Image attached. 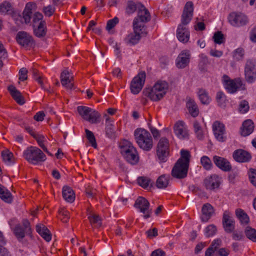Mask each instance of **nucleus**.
<instances>
[{
  "mask_svg": "<svg viewBox=\"0 0 256 256\" xmlns=\"http://www.w3.org/2000/svg\"><path fill=\"white\" fill-rule=\"evenodd\" d=\"M168 88V84L166 81L158 80L151 88H145L143 92L152 100L158 101L166 94Z\"/></svg>",
  "mask_w": 256,
  "mask_h": 256,
  "instance_id": "nucleus-1",
  "label": "nucleus"
},
{
  "mask_svg": "<svg viewBox=\"0 0 256 256\" xmlns=\"http://www.w3.org/2000/svg\"><path fill=\"white\" fill-rule=\"evenodd\" d=\"M136 141L139 147L145 151H150L153 146V140L150 133L142 128H136L134 132Z\"/></svg>",
  "mask_w": 256,
  "mask_h": 256,
  "instance_id": "nucleus-2",
  "label": "nucleus"
},
{
  "mask_svg": "<svg viewBox=\"0 0 256 256\" xmlns=\"http://www.w3.org/2000/svg\"><path fill=\"white\" fill-rule=\"evenodd\" d=\"M120 148L121 154L128 163L134 165L138 162L139 160L138 153L130 142L124 140Z\"/></svg>",
  "mask_w": 256,
  "mask_h": 256,
  "instance_id": "nucleus-3",
  "label": "nucleus"
},
{
  "mask_svg": "<svg viewBox=\"0 0 256 256\" xmlns=\"http://www.w3.org/2000/svg\"><path fill=\"white\" fill-rule=\"evenodd\" d=\"M24 155L29 162L34 164L44 162L46 160V156L44 153L40 148L35 146L27 148L24 152Z\"/></svg>",
  "mask_w": 256,
  "mask_h": 256,
  "instance_id": "nucleus-4",
  "label": "nucleus"
},
{
  "mask_svg": "<svg viewBox=\"0 0 256 256\" xmlns=\"http://www.w3.org/2000/svg\"><path fill=\"white\" fill-rule=\"evenodd\" d=\"M77 111L82 118L91 124L100 122V114L96 110L86 106H78Z\"/></svg>",
  "mask_w": 256,
  "mask_h": 256,
  "instance_id": "nucleus-5",
  "label": "nucleus"
},
{
  "mask_svg": "<svg viewBox=\"0 0 256 256\" xmlns=\"http://www.w3.org/2000/svg\"><path fill=\"white\" fill-rule=\"evenodd\" d=\"M150 20V16L148 10L144 6L140 4L139 8L138 16L135 18L133 22V27L135 30H138V28L143 29L144 24L141 22H146Z\"/></svg>",
  "mask_w": 256,
  "mask_h": 256,
  "instance_id": "nucleus-6",
  "label": "nucleus"
},
{
  "mask_svg": "<svg viewBox=\"0 0 256 256\" xmlns=\"http://www.w3.org/2000/svg\"><path fill=\"white\" fill-rule=\"evenodd\" d=\"M169 154V142L166 138H162L157 145L156 156L161 162H166Z\"/></svg>",
  "mask_w": 256,
  "mask_h": 256,
  "instance_id": "nucleus-7",
  "label": "nucleus"
},
{
  "mask_svg": "<svg viewBox=\"0 0 256 256\" xmlns=\"http://www.w3.org/2000/svg\"><path fill=\"white\" fill-rule=\"evenodd\" d=\"M134 207L143 214L144 218L148 219L151 217L152 210L150 208V204L144 197L138 196L135 202Z\"/></svg>",
  "mask_w": 256,
  "mask_h": 256,
  "instance_id": "nucleus-8",
  "label": "nucleus"
},
{
  "mask_svg": "<svg viewBox=\"0 0 256 256\" xmlns=\"http://www.w3.org/2000/svg\"><path fill=\"white\" fill-rule=\"evenodd\" d=\"M194 4L192 2L189 1L186 2L182 11L181 16V22L178 26L186 28L192 20L194 14Z\"/></svg>",
  "mask_w": 256,
  "mask_h": 256,
  "instance_id": "nucleus-9",
  "label": "nucleus"
},
{
  "mask_svg": "<svg viewBox=\"0 0 256 256\" xmlns=\"http://www.w3.org/2000/svg\"><path fill=\"white\" fill-rule=\"evenodd\" d=\"M228 22L234 27H241L246 26L248 22V17L241 12H233L228 17Z\"/></svg>",
  "mask_w": 256,
  "mask_h": 256,
  "instance_id": "nucleus-10",
  "label": "nucleus"
},
{
  "mask_svg": "<svg viewBox=\"0 0 256 256\" xmlns=\"http://www.w3.org/2000/svg\"><path fill=\"white\" fill-rule=\"evenodd\" d=\"M244 75L246 82L252 83L256 80V62L253 60H246L244 67Z\"/></svg>",
  "mask_w": 256,
  "mask_h": 256,
  "instance_id": "nucleus-11",
  "label": "nucleus"
},
{
  "mask_svg": "<svg viewBox=\"0 0 256 256\" xmlns=\"http://www.w3.org/2000/svg\"><path fill=\"white\" fill-rule=\"evenodd\" d=\"M146 80V72H140L132 80L130 84L131 92L134 94H138L142 90Z\"/></svg>",
  "mask_w": 256,
  "mask_h": 256,
  "instance_id": "nucleus-12",
  "label": "nucleus"
},
{
  "mask_svg": "<svg viewBox=\"0 0 256 256\" xmlns=\"http://www.w3.org/2000/svg\"><path fill=\"white\" fill-rule=\"evenodd\" d=\"M181 160H177L172 170V176L178 179H183L186 177L189 167L182 164Z\"/></svg>",
  "mask_w": 256,
  "mask_h": 256,
  "instance_id": "nucleus-13",
  "label": "nucleus"
},
{
  "mask_svg": "<svg viewBox=\"0 0 256 256\" xmlns=\"http://www.w3.org/2000/svg\"><path fill=\"white\" fill-rule=\"evenodd\" d=\"M22 224L23 227L20 224H18L14 230V234L20 240L24 238L25 234L29 235L32 232L30 224L27 219L23 220Z\"/></svg>",
  "mask_w": 256,
  "mask_h": 256,
  "instance_id": "nucleus-14",
  "label": "nucleus"
},
{
  "mask_svg": "<svg viewBox=\"0 0 256 256\" xmlns=\"http://www.w3.org/2000/svg\"><path fill=\"white\" fill-rule=\"evenodd\" d=\"M16 38L17 42L22 46L28 48L34 47L35 46L32 36L26 32H18Z\"/></svg>",
  "mask_w": 256,
  "mask_h": 256,
  "instance_id": "nucleus-15",
  "label": "nucleus"
},
{
  "mask_svg": "<svg viewBox=\"0 0 256 256\" xmlns=\"http://www.w3.org/2000/svg\"><path fill=\"white\" fill-rule=\"evenodd\" d=\"M222 80L224 84L225 88L228 92L231 94L236 92L242 85V82L240 80H232L226 75L223 76Z\"/></svg>",
  "mask_w": 256,
  "mask_h": 256,
  "instance_id": "nucleus-16",
  "label": "nucleus"
},
{
  "mask_svg": "<svg viewBox=\"0 0 256 256\" xmlns=\"http://www.w3.org/2000/svg\"><path fill=\"white\" fill-rule=\"evenodd\" d=\"M222 225L226 233H231L235 228V221L232 214L228 211H225L222 216Z\"/></svg>",
  "mask_w": 256,
  "mask_h": 256,
  "instance_id": "nucleus-17",
  "label": "nucleus"
},
{
  "mask_svg": "<svg viewBox=\"0 0 256 256\" xmlns=\"http://www.w3.org/2000/svg\"><path fill=\"white\" fill-rule=\"evenodd\" d=\"M212 130L216 138L220 142H224L226 140L224 136L225 128L224 124L218 121L215 122L212 124Z\"/></svg>",
  "mask_w": 256,
  "mask_h": 256,
  "instance_id": "nucleus-18",
  "label": "nucleus"
},
{
  "mask_svg": "<svg viewBox=\"0 0 256 256\" xmlns=\"http://www.w3.org/2000/svg\"><path fill=\"white\" fill-rule=\"evenodd\" d=\"M190 54L189 51L184 50L182 51L177 57L176 64L178 68H184L188 66L190 62Z\"/></svg>",
  "mask_w": 256,
  "mask_h": 256,
  "instance_id": "nucleus-19",
  "label": "nucleus"
},
{
  "mask_svg": "<svg viewBox=\"0 0 256 256\" xmlns=\"http://www.w3.org/2000/svg\"><path fill=\"white\" fill-rule=\"evenodd\" d=\"M204 185L206 190H214L218 188L220 182L219 177L216 174H213L206 178L204 182Z\"/></svg>",
  "mask_w": 256,
  "mask_h": 256,
  "instance_id": "nucleus-20",
  "label": "nucleus"
},
{
  "mask_svg": "<svg viewBox=\"0 0 256 256\" xmlns=\"http://www.w3.org/2000/svg\"><path fill=\"white\" fill-rule=\"evenodd\" d=\"M232 156L236 161L239 162H247L252 158L250 154L242 149L234 150Z\"/></svg>",
  "mask_w": 256,
  "mask_h": 256,
  "instance_id": "nucleus-21",
  "label": "nucleus"
},
{
  "mask_svg": "<svg viewBox=\"0 0 256 256\" xmlns=\"http://www.w3.org/2000/svg\"><path fill=\"white\" fill-rule=\"evenodd\" d=\"M174 129L175 134L179 138L185 139L188 138V134L184 122L182 120L177 122L174 126Z\"/></svg>",
  "mask_w": 256,
  "mask_h": 256,
  "instance_id": "nucleus-22",
  "label": "nucleus"
},
{
  "mask_svg": "<svg viewBox=\"0 0 256 256\" xmlns=\"http://www.w3.org/2000/svg\"><path fill=\"white\" fill-rule=\"evenodd\" d=\"M213 161L214 164L223 171L228 172L232 168L230 162L225 158L214 156L213 157Z\"/></svg>",
  "mask_w": 256,
  "mask_h": 256,
  "instance_id": "nucleus-23",
  "label": "nucleus"
},
{
  "mask_svg": "<svg viewBox=\"0 0 256 256\" xmlns=\"http://www.w3.org/2000/svg\"><path fill=\"white\" fill-rule=\"evenodd\" d=\"M202 216L201 220L203 222H207L214 213V207L209 203L204 204L202 208Z\"/></svg>",
  "mask_w": 256,
  "mask_h": 256,
  "instance_id": "nucleus-24",
  "label": "nucleus"
},
{
  "mask_svg": "<svg viewBox=\"0 0 256 256\" xmlns=\"http://www.w3.org/2000/svg\"><path fill=\"white\" fill-rule=\"evenodd\" d=\"M138 30H135L134 28V33L129 34L126 38V42L130 46L136 44L141 38V34L143 33L142 29L138 28Z\"/></svg>",
  "mask_w": 256,
  "mask_h": 256,
  "instance_id": "nucleus-25",
  "label": "nucleus"
},
{
  "mask_svg": "<svg viewBox=\"0 0 256 256\" xmlns=\"http://www.w3.org/2000/svg\"><path fill=\"white\" fill-rule=\"evenodd\" d=\"M254 130V124L251 120H246L244 122L240 128V134L243 136H246L251 134Z\"/></svg>",
  "mask_w": 256,
  "mask_h": 256,
  "instance_id": "nucleus-26",
  "label": "nucleus"
},
{
  "mask_svg": "<svg viewBox=\"0 0 256 256\" xmlns=\"http://www.w3.org/2000/svg\"><path fill=\"white\" fill-rule=\"evenodd\" d=\"M34 34L38 38L45 36L46 34V26L45 21H40L38 26L33 24Z\"/></svg>",
  "mask_w": 256,
  "mask_h": 256,
  "instance_id": "nucleus-27",
  "label": "nucleus"
},
{
  "mask_svg": "<svg viewBox=\"0 0 256 256\" xmlns=\"http://www.w3.org/2000/svg\"><path fill=\"white\" fill-rule=\"evenodd\" d=\"M8 90L10 92L12 98L20 105H22L25 103L24 98L20 92L16 90L15 86L10 85L8 87Z\"/></svg>",
  "mask_w": 256,
  "mask_h": 256,
  "instance_id": "nucleus-28",
  "label": "nucleus"
},
{
  "mask_svg": "<svg viewBox=\"0 0 256 256\" xmlns=\"http://www.w3.org/2000/svg\"><path fill=\"white\" fill-rule=\"evenodd\" d=\"M176 36L178 40L183 43L187 42L190 38V32L186 28L178 26Z\"/></svg>",
  "mask_w": 256,
  "mask_h": 256,
  "instance_id": "nucleus-29",
  "label": "nucleus"
},
{
  "mask_svg": "<svg viewBox=\"0 0 256 256\" xmlns=\"http://www.w3.org/2000/svg\"><path fill=\"white\" fill-rule=\"evenodd\" d=\"M36 231L48 242L52 239V234L49 230L43 224L36 225Z\"/></svg>",
  "mask_w": 256,
  "mask_h": 256,
  "instance_id": "nucleus-30",
  "label": "nucleus"
},
{
  "mask_svg": "<svg viewBox=\"0 0 256 256\" xmlns=\"http://www.w3.org/2000/svg\"><path fill=\"white\" fill-rule=\"evenodd\" d=\"M186 100V108L192 117L197 116L198 114L199 111L196 102L190 98H187Z\"/></svg>",
  "mask_w": 256,
  "mask_h": 256,
  "instance_id": "nucleus-31",
  "label": "nucleus"
},
{
  "mask_svg": "<svg viewBox=\"0 0 256 256\" xmlns=\"http://www.w3.org/2000/svg\"><path fill=\"white\" fill-rule=\"evenodd\" d=\"M69 72L68 70H64L60 74V82L62 84L68 89H72L73 84L72 83V79L70 78Z\"/></svg>",
  "mask_w": 256,
  "mask_h": 256,
  "instance_id": "nucleus-32",
  "label": "nucleus"
},
{
  "mask_svg": "<svg viewBox=\"0 0 256 256\" xmlns=\"http://www.w3.org/2000/svg\"><path fill=\"white\" fill-rule=\"evenodd\" d=\"M63 198L66 201L72 202L75 199V194L72 189L67 186H64L62 190Z\"/></svg>",
  "mask_w": 256,
  "mask_h": 256,
  "instance_id": "nucleus-33",
  "label": "nucleus"
},
{
  "mask_svg": "<svg viewBox=\"0 0 256 256\" xmlns=\"http://www.w3.org/2000/svg\"><path fill=\"white\" fill-rule=\"evenodd\" d=\"M210 64V62L206 56L203 54L200 55L198 67L201 72H207Z\"/></svg>",
  "mask_w": 256,
  "mask_h": 256,
  "instance_id": "nucleus-34",
  "label": "nucleus"
},
{
  "mask_svg": "<svg viewBox=\"0 0 256 256\" xmlns=\"http://www.w3.org/2000/svg\"><path fill=\"white\" fill-rule=\"evenodd\" d=\"M0 198L7 203H11L12 200V195L10 192L0 184Z\"/></svg>",
  "mask_w": 256,
  "mask_h": 256,
  "instance_id": "nucleus-35",
  "label": "nucleus"
},
{
  "mask_svg": "<svg viewBox=\"0 0 256 256\" xmlns=\"http://www.w3.org/2000/svg\"><path fill=\"white\" fill-rule=\"evenodd\" d=\"M14 12V8L10 2L4 1L0 4V13L2 14H12Z\"/></svg>",
  "mask_w": 256,
  "mask_h": 256,
  "instance_id": "nucleus-36",
  "label": "nucleus"
},
{
  "mask_svg": "<svg viewBox=\"0 0 256 256\" xmlns=\"http://www.w3.org/2000/svg\"><path fill=\"white\" fill-rule=\"evenodd\" d=\"M235 214L242 224H246L249 222V217L243 210L237 208L236 210Z\"/></svg>",
  "mask_w": 256,
  "mask_h": 256,
  "instance_id": "nucleus-37",
  "label": "nucleus"
},
{
  "mask_svg": "<svg viewBox=\"0 0 256 256\" xmlns=\"http://www.w3.org/2000/svg\"><path fill=\"white\" fill-rule=\"evenodd\" d=\"M170 176L162 174L159 176L156 182V186L158 188H165L168 184Z\"/></svg>",
  "mask_w": 256,
  "mask_h": 256,
  "instance_id": "nucleus-38",
  "label": "nucleus"
},
{
  "mask_svg": "<svg viewBox=\"0 0 256 256\" xmlns=\"http://www.w3.org/2000/svg\"><path fill=\"white\" fill-rule=\"evenodd\" d=\"M33 3L28 2V3L24 10L22 14L23 18L26 24H28L30 22L31 16L32 14V8Z\"/></svg>",
  "mask_w": 256,
  "mask_h": 256,
  "instance_id": "nucleus-39",
  "label": "nucleus"
},
{
  "mask_svg": "<svg viewBox=\"0 0 256 256\" xmlns=\"http://www.w3.org/2000/svg\"><path fill=\"white\" fill-rule=\"evenodd\" d=\"M246 237L250 240L256 242V230L250 226H247L244 230Z\"/></svg>",
  "mask_w": 256,
  "mask_h": 256,
  "instance_id": "nucleus-40",
  "label": "nucleus"
},
{
  "mask_svg": "<svg viewBox=\"0 0 256 256\" xmlns=\"http://www.w3.org/2000/svg\"><path fill=\"white\" fill-rule=\"evenodd\" d=\"M88 218L92 225H94L96 228L100 227L102 226V219L99 215L90 213L88 215Z\"/></svg>",
  "mask_w": 256,
  "mask_h": 256,
  "instance_id": "nucleus-41",
  "label": "nucleus"
},
{
  "mask_svg": "<svg viewBox=\"0 0 256 256\" xmlns=\"http://www.w3.org/2000/svg\"><path fill=\"white\" fill-rule=\"evenodd\" d=\"M138 8L136 4L133 0H128L125 8V12L128 15L134 14Z\"/></svg>",
  "mask_w": 256,
  "mask_h": 256,
  "instance_id": "nucleus-42",
  "label": "nucleus"
},
{
  "mask_svg": "<svg viewBox=\"0 0 256 256\" xmlns=\"http://www.w3.org/2000/svg\"><path fill=\"white\" fill-rule=\"evenodd\" d=\"M198 95L202 104H208L210 102L211 98L206 90H200L198 91Z\"/></svg>",
  "mask_w": 256,
  "mask_h": 256,
  "instance_id": "nucleus-43",
  "label": "nucleus"
},
{
  "mask_svg": "<svg viewBox=\"0 0 256 256\" xmlns=\"http://www.w3.org/2000/svg\"><path fill=\"white\" fill-rule=\"evenodd\" d=\"M180 158L178 160H181V162L184 164L189 166L190 154L188 150H182L180 151Z\"/></svg>",
  "mask_w": 256,
  "mask_h": 256,
  "instance_id": "nucleus-44",
  "label": "nucleus"
},
{
  "mask_svg": "<svg viewBox=\"0 0 256 256\" xmlns=\"http://www.w3.org/2000/svg\"><path fill=\"white\" fill-rule=\"evenodd\" d=\"M200 162L206 170H210L212 167V164L210 158L207 156H203L201 158Z\"/></svg>",
  "mask_w": 256,
  "mask_h": 256,
  "instance_id": "nucleus-45",
  "label": "nucleus"
},
{
  "mask_svg": "<svg viewBox=\"0 0 256 256\" xmlns=\"http://www.w3.org/2000/svg\"><path fill=\"white\" fill-rule=\"evenodd\" d=\"M213 39L216 44H220L224 42L225 38L221 31L216 32L213 36Z\"/></svg>",
  "mask_w": 256,
  "mask_h": 256,
  "instance_id": "nucleus-46",
  "label": "nucleus"
},
{
  "mask_svg": "<svg viewBox=\"0 0 256 256\" xmlns=\"http://www.w3.org/2000/svg\"><path fill=\"white\" fill-rule=\"evenodd\" d=\"M216 226L214 224H210L205 228V235L206 237L212 236L216 234Z\"/></svg>",
  "mask_w": 256,
  "mask_h": 256,
  "instance_id": "nucleus-47",
  "label": "nucleus"
},
{
  "mask_svg": "<svg viewBox=\"0 0 256 256\" xmlns=\"http://www.w3.org/2000/svg\"><path fill=\"white\" fill-rule=\"evenodd\" d=\"M216 99L219 106L220 107L224 106L226 96L222 92H217Z\"/></svg>",
  "mask_w": 256,
  "mask_h": 256,
  "instance_id": "nucleus-48",
  "label": "nucleus"
},
{
  "mask_svg": "<svg viewBox=\"0 0 256 256\" xmlns=\"http://www.w3.org/2000/svg\"><path fill=\"white\" fill-rule=\"evenodd\" d=\"M85 132L86 138L94 148H96V143L94 134L88 129H86Z\"/></svg>",
  "mask_w": 256,
  "mask_h": 256,
  "instance_id": "nucleus-49",
  "label": "nucleus"
},
{
  "mask_svg": "<svg viewBox=\"0 0 256 256\" xmlns=\"http://www.w3.org/2000/svg\"><path fill=\"white\" fill-rule=\"evenodd\" d=\"M248 102L246 100H242L239 104L238 110L242 114H245L249 110Z\"/></svg>",
  "mask_w": 256,
  "mask_h": 256,
  "instance_id": "nucleus-50",
  "label": "nucleus"
},
{
  "mask_svg": "<svg viewBox=\"0 0 256 256\" xmlns=\"http://www.w3.org/2000/svg\"><path fill=\"white\" fill-rule=\"evenodd\" d=\"M244 51L242 48H238L234 52L233 56L236 60H240L243 58Z\"/></svg>",
  "mask_w": 256,
  "mask_h": 256,
  "instance_id": "nucleus-51",
  "label": "nucleus"
},
{
  "mask_svg": "<svg viewBox=\"0 0 256 256\" xmlns=\"http://www.w3.org/2000/svg\"><path fill=\"white\" fill-rule=\"evenodd\" d=\"M232 238L234 240H242L244 238V236L242 232L240 230H234L232 232Z\"/></svg>",
  "mask_w": 256,
  "mask_h": 256,
  "instance_id": "nucleus-52",
  "label": "nucleus"
},
{
  "mask_svg": "<svg viewBox=\"0 0 256 256\" xmlns=\"http://www.w3.org/2000/svg\"><path fill=\"white\" fill-rule=\"evenodd\" d=\"M150 180L145 177H139L138 178V182L140 186L146 188L148 186Z\"/></svg>",
  "mask_w": 256,
  "mask_h": 256,
  "instance_id": "nucleus-53",
  "label": "nucleus"
},
{
  "mask_svg": "<svg viewBox=\"0 0 256 256\" xmlns=\"http://www.w3.org/2000/svg\"><path fill=\"white\" fill-rule=\"evenodd\" d=\"M106 134L108 138H112L114 136V125L111 124H106Z\"/></svg>",
  "mask_w": 256,
  "mask_h": 256,
  "instance_id": "nucleus-54",
  "label": "nucleus"
},
{
  "mask_svg": "<svg viewBox=\"0 0 256 256\" xmlns=\"http://www.w3.org/2000/svg\"><path fill=\"white\" fill-rule=\"evenodd\" d=\"M118 18L117 17H115L114 18L108 20L106 26V29L108 30H110L115 26L118 22Z\"/></svg>",
  "mask_w": 256,
  "mask_h": 256,
  "instance_id": "nucleus-55",
  "label": "nucleus"
},
{
  "mask_svg": "<svg viewBox=\"0 0 256 256\" xmlns=\"http://www.w3.org/2000/svg\"><path fill=\"white\" fill-rule=\"evenodd\" d=\"M2 157L3 160L5 162H7L8 164H10L12 162V158L13 156L12 153L10 152L8 150L6 152H2Z\"/></svg>",
  "mask_w": 256,
  "mask_h": 256,
  "instance_id": "nucleus-56",
  "label": "nucleus"
},
{
  "mask_svg": "<svg viewBox=\"0 0 256 256\" xmlns=\"http://www.w3.org/2000/svg\"><path fill=\"white\" fill-rule=\"evenodd\" d=\"M248 176L250 182L256 187V170L250 168Z\"/></svg>",
  "mask_w": 256,
  "mask_h": 256,
  "instance_id": "nucleus-57",
  "label": "nucleus"
},
{
  "mask_svg": "<svg viewBox=\"0 0 256 256\" xmlns=\"http://www.w3.org/2000/svg\"><path fill=\"white\" fill-rule=\"evenodd\" d=\"M31 70L32 71L34 78L40 84L41 87L44 88V84L41 80V76H39L38 71L34 68H32Z\"/></svg>",
  "mask_w": 256,
  "mask_h": 256,
  "instance_id": "nucleus-58",
  "label": "nucleus"
},
{
  "mask_svg": "<svg viewBox=\"0 0 256 256\" xmlns=\"http://www.w3.org/2000/svg\"><path fill=\"white\" fill-rule=\"evenodd\" d=\"M55 8L51 5L45 6L43 8V12L46 16H50L54 14Z\"/></svg>",
  "mask_w": 256,
  "mask_h": 256,
  "instance_id": "nucleus-59",
  "label": "nucleus"
},
{
  "mask_svg": "<svg viewBox=\"0 0 256 256\" xmlns=\"http://www.w3.org/2000/svg\"><path fill=\"white\" fill-rule=\"evenodd\" d=\"M28 70L25 68H22L20 69L19 71V80L22 81H24L27 80Z\"/></svg>",
  "mask_w": 256,
  "mask_h": 256,
  "instance_id": "nucleus-60",
  "label": "nucleus"
},
{
  "mask_svg": "<svg viewBox=\"0 0 256 256\" xmlns=\"http://www.w3.org/2000/svg\"><path fill=\"white\" fill-rule=\"evenodd\" d=\"M148 126L154 138H158L160 136L159 131L156 128L153 127L150 123L148 124Z\"/></svg>",
  "mask_w": 256,
  "mask_h": 256,
  "instance_id": "nucleus-61",
  "label": "nucleus"
},
{
  "mask_svg": "<svg viewBox=\"0 0 256 256\" xmlns=\"http://www.w3.org/2000/svg\"><path fill=\"white\" fill-rule=\"evenodd\" d=\"M44 113L42 111H40L34 115V118L38 122H41L44 120Z\"/></svg>",
  "mask_w": 256,
  "mask_h": 256,
  "instance_id": "nucleus-62",
  "label": "nucleus"
},
{
  "mask_svg": "<svg viewBox=\"0 0 256 256\" xmlns=\"http://www.w3.org/2000/svg\"><path fill=\"white\" fill-rule=\"evenodd\" d=\"M42 18H43V16L41 13H40L38 12H36L34 16L33 20H32L34 24H36L40 20L42 21Z\"/></svg>",
  "mask_w": 256,
  "mask_h": 256,
  "instance_id": "nucleus-63",
  "label": "nucleus"
},
{
  "mask_svg": "<svg viewBox=\"0 0 256 256\" xmlns=\"http://www.w3.org/2000/svg\"><path fill=\"white\" fill-rule=\"evenodd\" d=\"M150 256H166V252L161 249H157L153 251Z\"/></svg>",
  "mask_w": 256,
  "mask_h": 256,
  "instance_id": "nucleus-64",
  "label": "nucleus"
}]
</instances>
